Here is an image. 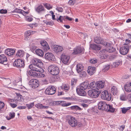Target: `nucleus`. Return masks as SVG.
I'll use <instances>...</instances> for the list:
<instances>
[{
    "instance_id": "1",
    "label": "nucleus",
    "mask_w": 131,
    "mask_h": 131,
    "mask_svg": "<svg viewBox=\"0 0 131 131\" xmlns=\"http://www.w3.org/2000/svg\"><path fill=\"white\" fill-rule=\"evenodd\" d=\"M49 72L53 75H57L59 73V70L58 67L55 65H51L48 68Z\"/></svg>"
},
{
    "instance_id": "2",
    "label": "nucleus",
    "mask_w": 131,
    "mask_h": 131,
    "mask_svg": "<svg viewBox=\"0 0 131 131\" xmlns=\"http://www.w3.org/2000/svg\"><path fill=\"white\" fill-rule=\"evenodd\" d=\"M29 68L31 70L30 71H32L39 72L43 73L44 72V70L40 67V66L35 65L31 64L29 66Z\"/></svg>"
},
{
    "instance_id": "3",
    "label": "nucleus",
    "mask_w": 131,
    "mask_h": 131,
    "mask_svg": "<svg viewBox=\"0 0 131 131\" xmlns=\"http://www.w3.org/2000/svg\"><path fill=\"white\" fill-rule=\"evenodd\" d=\"M67 120L69 124L72 127L77 126V120L75 118L70 115L67 116Z\"/></svg>"
},
{
    "instance_id": "4",
    "label": "nucleus",
    "mask_w": 131,
    "mask_h": 131,
    "mask_svg": "<svg viewBox=\"0 0 131 131\" xmlns=\"http://www.w3.org/2000/svg\"><path fill=\"white\" fill-rule=\"evenodd\" d=\"M101 98L104 100L110 101L111 99V95L107 90H105L101 93Z\"/></svg>"
},
{
    "instance_id": "5",
    "label": "nucleus",
    "mask_w": 131,
    "mask_h": 131,
    "mask_svg": "<svg viewBox=\"0 0 131 131\" xmlns=\"http://www.w3.org/2000/svg\"><path fill=\"white\" fill-rule=\"evenodd\" d=\"M101 92L98 90H90L88 91V94L91 97L93 98H96L99 96Z\"/></svg>"
},
{
    "instance_id": "6",
    "label": "nucleus",
    "mask_w": 131,
    "mask_h": 131,
    "mask_svg": "<svg viewBox=\"0 0 131 131\" xmlns=\"http://www.w3.org/2000/svg\"><path fill=\"white\" fill-rule=\"evenodd\" d=\"M13 65L18 67L23 68L25 66L24 61L21 59H17L14 62Z\"/></svg>"
},
{
    "instance_id": "7",
    "label": "nucleus",
    "mask_w": 131,
    "mask_h": 131,
    "mask_svg": "<svg viewBox=\"0 0 131 131\" xmlns=\"http://www.w3.org/2000/svg\"><path fill=\"white\" fill-rule=\"evenodd\" d=\"M56 92V89L54 86L51 85L48 86L46 89L45 93L48 95H52Z\"/></svg>"
},
{
    "instance_id": "8",
    "label": "nucleus",
    "mask_w": 131,
    "mask_h": 131,
    "mask_svg": "<svg viewBox=\"0 0 131 131\" xmlns=\"http://www.w3.org/2000/svg\"><path fill=\"white\" fill-rule=\"evenodd\" d=\"M129 49V46L128 45H126L123 46L120 49V53L122 54L126 55Z\"/></svg>"
},
{
    "instance_id": "9",
    "label": "nucleus",
    "mask_w": 131,
    "mask_h": 131,
    "mask_svg": "<svg viewBox=\"0 0 131 131\" xmlns=\"http://www.w3.org/2000/svg\"><path fill=\"white\" fill-rule=\"evenodd\" d=\"M98 109L102 110H107L108 109V105L104 102H100L98 104Z\"/></svg>"
},
{
    "instance_id": "10",
    "label": "nucleus",
    "mask_w": 131,
    "mask_h": 131,
    "mask_svg": "<svg viewBox=\"0 0 131 131\" xmlns=\"http://www.w3.org/2000/svg\"><path fill=\"white\" fill-rule=\"evenodd\" d=\"M70 57L69 56L62 54L61 56V60L63 63L65 64H68L70 62Z\"/></svg>"
},
{
    "instance_id": "11",
    "label": "nucleus",
    "mask_w": 131,
    "mask_h": 131,
    "mask_svg": "<svg viewBox=\"0 0 131 131\" xmlns=\"http://www.w3.org/2000/svg\"><path fill=\"white\" fill-rule=\"evenodd\" d=\"M45 58L46 59L49 61H54L55 59L54 55L51 53L48 52L45 55Z\"/></svg>"
},
{
    "instance_id": "12",
    "label": "nucleus",
    "mask_w": 131,
    "mask_h": 131,
    "mask_svg": "<svg viewBox=\"0 0 131 131\" xmlns=\"http://www.w3.org/2000/svg\"><path fill=\"white\" fill-rule=\"evenodd\" d=\"M84 49L83 48L78 46L75 48L72 52L73 54H76L84 52Z\"/></svg>"
},
{
    "instance_id": "13",
    "label": "nucleus",
    "mask_w": 131,
    "mask_h": 131,
    "mask_svg": "<svg viewBox=\"0 0 131 131\" xmlns=\"http://www.w3.org/2000/svg\"><path fill=\"white\" fill-rule=\"evenodd\" d=\"M42 73L37 74L35 72H34L32 71H29L28 72V74L30 76H37L39 77H43L45 76V75Z\"/></svg>"
},
{
    "instance_id": "14",
    "label": "nucleus",
    "mask_w": 131,
    "mask_h": 131,
    "mask_svg": "<svg viewBox=\"0 0 131 131\" xmlns=\"http://www.w3.org/2000/svg\"><path fill=\"white\" fill-rule=\"evenodd\" d=\"M105 85V82L104 81H99L96 82V89L98 90L103 88Z\"/></svg>"
},
{
    "instance_id": "15",
    "label": "nucleus",
    "mask_w": 131,
    "mask_h": 131,
    "mask_svg": "<svg viewBox=\"0 0 131 131\" xmlns=\"http://www.w3.org/2000/svg\"><path fill=\"white\" fill-rule=\"evenodd\" d=\"M52 49L54 52L56 53L61 52L63 50V48L62 47L58 45L53 46Z\"/></svg>"
},
{
    "instance_id": "16",
    "label": "nucleus",
    "mask_w": 131,
    "mask_h": 131,
    "mask_svg": "<svg viewBox=\"0 0 131 131\" xmlns=\"http://www.w3.org/2000/svg\"><path fill=\"white\" fill-rule=\"evenodd\" d=\"M38 80L36 79L31 80L29 83L32 86V88H37L39 86Z\"/></svg>"
},
{
    "instance_id": "17",
    "label": "nucleus",
    "mask_w": 131,
    "mask_h": 131,
    "mask_svg": "<svg viewBox=\"0 0 131 131\" xmlns=\"http://www.w3.org/2000/svg\"><path fill=\"white\" fill-rule=\"evenodd\" d=\"M31 62L32 64L38 66L41 65L42 64L41 61L40 59L36 58H34L32 59Z\"/></svg>"
},
{
    "instance_id": "18",
    "label": "nucleus",
    "mask_w": 131,
    "mask_h": 131,
    "mask_svg": "<svg viewBox=\"0 0 131 131\" xmlns=\"http://www.w3.org/2000/svg\"><path fill=\"white\" fill-rule=\"evenodd\" d=\"M0 63L6 64L7 63V59L4 54L0 55Z\"/></svg>"
},
{
    "instance_id": "19",
    "label": "nucleus",
    "mask_w": 131,
    "mask_h": 131,
    "mask_svg": "<svg viewBox=\"0 0 131 131\" xmlns=\"http://www.w3.org/2000/svg\"><path fill=\"white\" fill-rule=\"evenodd\" d=\"M77 92L80 95L84 96L86 95V93L84 90L79 87L77 89Z\"/></svg>"
},
{
    "instance_id": "20",
    "label": "nucleus",
    "mask_w": 131,
    "mask_h": 131,
    "mask_svg": "<svg viewBox=\"0 0 131 131\" xmlns=\"http://www.w3.org/2000/svg\"><path fill=\"white\" fill-rule=\"evenodd\" d=\"M35 10L38 13L40 14L42 12H44L45 11V9L43 6L41 5L36 8Z\"/></svg>"
},
{
    "instance_id": "21",
    "label": "nucleus",
    "mask_w": 131,
    "mask_h": 131,
    "mask_svg": "<svg viewBox=\"0 0 131 131\" xmlns=\"http://www.w3.org/2000/svg\"><path fill=\"white\" fill-rule=\"evenodd\" d=\"M40 43L41 45L43 46V48L46 51L49 49L50 48L48 44L45 40L41 41Z\"/></svg>"
},
{
    "instance_id": "22",
    "label": "nucleus",
    "mask_w": 131,
    "mask_h": 131,
    "mask_svg": "<svg viewBox=\"0 0 131 131\" xmlns=\"http://www.w3.org/2000/svg\"><path fill=\"white\" fill-rule=\"evenodd\" d=\"M15 52V51L13 49H8L5 50V53L9 56L13 55Z\"/></svg>"
},
{
    "instance_id": "23",
    "label": "nucleus",
    "mask_w": 131,
    "mask_h": 131,
    "mask_svg": "<svg viewBox=\"0 0 131 131\" xmlns=\"http://www.w3.org/2000/svg\"><path fill=\"white\" fill-rule=\"evenodd\" d=\"M96 68L91 66H89L88 67L87 72L88 73L91 75H93L95 72Z\"/></svg>"
},
{
    "instance_id": "24",
    "label": "nucleus",
    "mask_w": 131,
    "mask_h": 131,
    "mask_svg": "<svg viewBox=\"0 0 131 131\" xmlns=\"http://www.w3.org/2000/svg\"><path fill=\"white\" fill-rule=\"evenodd\" d=\"M94 42L96 43L99 44H103L104 40L101 38L97 37L95 38Z\"/></svg>"
},
{
    "instance_id": "25",
    "label": "nucleus",
    "mask_w": 131,
    "mask_h": 131,
    "mask_svg": "<svg viewBox=\"0 0 131 131\" xmlns=\"http://www.w3.org/2000/svg\"><path fill=\"white\" fill-rule=\"evenodd\" d=\"M125 89L128 92H131V83L129 82L125 85Z\"/></svg>"
},
{
    "instance_id": "26",
    "label": "nucleus",
    "mask_w": 131,
    "mask_h": 131,
    "mask_svg": "<svg viewBox=\"0 0 131 131\" xmlns=\"http://www.w3.org/2000/svg\"><path fill=\"white\" fill-rule=\"evenodd\" d=\"M35 52L36 54L39 57H42L43 56V51L40 49H38L36 50Z\"/></svg>"
},
{
    "instance_id": "27",
    "label": "nucleus",
    "mask_w": 131,
    "mask_h": 131,
    "mask_svg": "<svg viewBox=\"0 0 131 131\" xmlns=\"http://www.w3.org/2000/svg\"><path fill=\"white\" fill-rule=\"evenodd\" d=\"M76 69L78 72L83 71V66L82 64L78 63Z\"/></svg>"
},
{
    "instance_id": "28",
    "label": "nucleus",
    "mask_w": 131,
    "mask_h": 131,
    "mask_svg": "<svg viewBox=\"0 0 131 131\" xmlns=\"http://www.w3.org/2000/svg\"><path fill=\"white\" fill-rule=\"evenodd\" d=\"M112 93L113 95H115L118 92V90L116 87L115 86H113L111 89Z\"/></svg>"
},
{
    "instance_id": "29",
    "label": "nucleus",
    "mask_w": 131,
    "mask_h": 131,
    "mask_svg": "<svg viewBox=\"0 0 131 131\" xmlns=\"http://www.w3.org/2000/svg\"><path fill=\"white\" fill-rule=\"evenodd\" d=\"M24 54V51L21 50H18L16 55L17 56H18L20 57H23Z\"/></svg>"
},
{
    "instance_id": "30",
    "label": "nucleus",
    "mask_w": 131,
    "mask_h": 131,
    "mask_svg": "<svg viewBox=\"0 0 131 131\" xmlns=\"http://www.w3.org/2000/svg\"><path fill=\"white\" fill-rule=\"evenodd\" d=\"M61 88L62 89L65 91L66 92L68 91L70 89V87L69 85L67 84H62L61 86Z\"/></svg>"
},
{
    "instance_id": "31",
    "label": "nucleus",
    "mask_w": 131,
    "mask_h": 131,
    "mask_svg": "<svg viewBox=\"0 0 131 131\" xmlns=\"http://www.w3.org/2000/svg\"><path fill=\"white\" fill-rule=\"evenodd\" d=\"M88 84L87 82H84L80 84L78 87L84 90L87 88Z\"/></svg>"
},
{
    "instance_id": "32",
    "label": "nucleus",
    "mask_w": 131,
    "mask_h": 131,
    "mask_svg": "<svg viewBox=\"0 0 131 131\" xmlns=\"http://www.w3.org/2000/svg\"><path fill=\"white\" fill-rule=\"evenodd\" d=\"M35 106L36 107L38 108L41 109H47L49 107L48 106H45L41 104H38L35 105Z\"/></svg>"
},
{
    "instance_id": "33",
    "label": "nucleus",
    "mask_w": 131,
    "mask_h": 131,
    "mask_svg": "<svg viewBox=\"0 0 131 131\" xmlns=\"http://www.w3.org/2000/svg\"><path fill=\"white\" fill-rule=\"evenodd\" d=\"M35 106L36 107L38 108L41 109H47L49 107L48 106H45L41 104H38L35 105Z\"/></svg>"
},
{
    "instance_id": "34",
    "label": "nucleus",
    "mask_w": 131,
    "mask_h": 131,
    "mask_svg": "<svg viewBox=\"0 0 131 131\" xmlns=\"http://www.w3.org/2000/svg\"><path fill=\"white\" fill-rule=\"evenodd\" d=\"M71 104L70 103H66V102L64 101H60V105L62 106L67 107Z\"/></svg>"
},
{
    "instance_id": "35",
    "label": "nucleus",
    "mask_w": 131,
    "mask_h": 131,
    "mask_svg": "<svg viewBox=\"0 0 131 131\" xmlns=\"http://www.w3.org/2000/svg\"><path fill=\"white\" fill-rule=\"evenodd\" d=\"M91 49L95 50H100L101 49V48L100 47L95 44L91 45Z\"/></svg>"
},
{
    "instance_id": "36",
    "label": "nucleus",
    "mask_w": 131,
    "mask_h": 131,
    "mask_svg": "<svg viewBox=\"0 0 131 131\" xmlns=\"http://www.w3.org/2000/svg\"><path fill=\"white\" fill-rule=\"evenodd\" d=\"M90 86L93 90H95V88H96V83L94 82L91 83L90 84Z\"/></svg>"
},
{
    "instance_id": "37",
    "label": "nucleus",
    "mask_w": 131,
    "mask_h": 131,
    "mask_svg": "<svg viewBox=\"0 0 131 131\" xmlns=\"http://www.w3.org/2000/svg\"><path fill=\"white\" fill-rule=\"evenodd\" d=\"M78 72L79 73L80 77H86L87 75L86 72L83 71V70Z\"/></svg>"
},
{
    "instance_id": "38",
    "label": "nucleus",
    "mask_w": 131,
    "mask_h": 131,
    "mask_svg": "<svg viewBox=\"0 0 131 131\" xmlns=\"http://www.w3.org/2000/svg\"><path fill=\"white\" fill-rule=\"evenodd\" d=\"M15 113L13 112H10L9 114V117H7V119L8 120H9L13 118L15 116Z\"/></svg>"
},
{
    "instance_id": "39",
    "label": "nucleus",
    "mask_w": 131,
    "mask_h": 131,
    "mask_svg": "<svg viewBox=\"0 0 131 131\" xmlns=\"http://www.w3.org/2000/svg\"><path fill=\"white\" fill-rule=\"evenodd\" d=\"M43 5L45 8L48 10H49L52 8V6L49 4L46 3L43 4Z\"/></svg>"
},
{
    "instance_id": "40",
    "label": "nucleus",
    "mask_w": 131,
    "mask_h": 131,
    "mask_svg": "<svg viewBox=\"0 0 131 131\" xmlns=\"http://www.w3.org/2000/svg\"><path fill=\"white\" fill-rule=\"evenodd\" d=\"M122 63V61L120 60L116 61L113 63V66L115 67H117Z\"/></svg>"
},
{
    "instance_id": "41",
    "label": "nucleus",
    "mask_w": 131,
    "mask_h": 131,
    "mask_svg": "<svg viewBox=\"0 0 131 131\" xmlns=\"http://www.w3.org/2000/svg\"><path fill=\"white\" fill-rule=\"evenodd\" d=\"M108 111L111 112H113L115 111V109L113 107L112 105H108Z\"/></svg>"
},
{
    "instance_id": "42",
    "label": "nucleus",
    "mask_w": 131,
    "mask_h": 131,
    "mask_svg": "<svg viewBox=\"0 0 131 131\" xmlns=\"http://www.w3.org/2000/svg\"><path fill=\"white\" fill-rule=\"evenodd\" d=\"M63 20H65V16H59V18L58 19H56V20H57L58 22L62 23Z\"/></svg>"
},
{
    "instance_id": "43",
    "label": "nucleus",
    "mask_w": 131,
    "mask_h": 131,
    "mask_svg": "<svg viewBox=\"0 0 131 131\" xmlns=\"http://www.w3.org/2000/svg\"><path fill=\"white\" fill-rule=\"evenodd\" d=\"M70 108L72 110H82V108L77 105L72 106Z\"/></svg>"
},
{
    "instance_id": "44",
    "label": "nucleus",
    "mask_w": 131,
    "mask_h": 131,
    "mask_svg": "<svg viewBox=\"0 0 131 131\" xmlns=\"http://www.w3.org/2000/svg\"><path fill=\"white\" fill-rule=\"evenodd\" d=\"M116 49L115 48L111 47H109L107 49V51L110 53L113 52Z\"/></svg>"
},
{
    "instance_id": "45",
    "label": "nucleus",
    "mask_w": 131,
    "mask_h": 131,
    "mask_svg": "<svg viewBox=\"0 0 131 131\" xmlns=\"http://www.w3.org/2000/svg\"><path fill=\"white\" fill-rule=\"evenodd\" d=\"M22 98V95L19 94L17 95L16 100H15V102L16 101H21Z\"/></svg>"
},
{
    "instance_id": "46",
    "label": "nucleus",
    "mask_w": 131,
    "mask_h": 131,
    "mask_svg": "<svg viewBox=\"0 0 131 131\" xmlns=\"http://www.w3.org/2000/svg\"><path fill=\"white\" fill-rule=\"evenodd\" d=\"M60 101H54L51 103V105L53 106L57 105H60Z\"/></svg>"
},
{
    "instance_id": "47",
    "label": "nucleus",
    "mask_w": 131,
    "mask_h": 131,
    "mask_svg": "<svg viewBox=\"0 0 131 131\" xmlns=\"http://www.w3.org/2000/svg\"><path fill=\"white\" fill-rule=\"evenodd\" d=\"M77 81V80L76 79L72 78L71 82V85L74 86L76 84Z\"/></svg>"
},
{
    "instance_id": "48",
    "label": "nucleus",
    "mask_w": 131,
    "mask_h": 131,
    "mask_svg": "<svg viewBox=\"0 0 131 131\" xmlns=\"http://www.w3.org/2000/svg\"><path fill=\"white\" fill-rule=\"evenodd\" d=\"M34 105V102H32L30 103L29 104H26V106L27 107L28 109H30L33 107Z\"/></svg>"
},
{
    "instance_id": "49",
    "label": "nucleus",
    "mask_w": 131,
    "mask_h": 131,
    "mask_svg": "<svg viewBox=\"0 0 131 131\" xmlns=\"http://www.w3.org/2000/svg\"><path fill=\"white\" fill-rule=\"evenodd\" d=\"M130 107H128L127 108L124 107L122 108V113L125 114L127 111L129 110Z\"/></svg>"
},
{
    "instance_id": "50",
    "label": "nucleus",
    "mask_w": 131,
    "mask_h": 131,
    "mask_svg": "<svg viewBox=\"0 0 131 131\" xmlns=\"http://www.w3.org/2000/svg\"><path fill=\"white\" fill-rule=\"evenodd\" d=\"M35 32V31H33L31 30H29L26 31L25 33L27 34L28 36H30V35L34 34Z\"/></svg>"
},
{
    "instance_id": "51",
    "label": "nucleus",
    "mask_w": 131,
    "mask_h": 131,
    "mask_svg": "<svg viewBox=\"0 0 131 131\" xmlns=\"http://www.w3.org/2000/svg\"><path fill=\"white\" fill-rule=\"evenodd\" d=\"M4 81L5 84L7 85H8L11 83L10 80L9 78H5L4 80Z\"/></svg>"
},
{
    "instance_id": "52",
    "label": "nucleus",
    "mask_w": 131,
    "mask_h": 131,
    "mask_svg": "<svg viewBox=\"0 0 131 131\" xmlns=\"http://www.w3.org/2000/svg\"><path fill=\"white\" fill-rule=\"evenodd\" d=\"M110 65L108 64H107L104 66V69L103 70L104 72H105L108 70L110 68Z\"/></svg>"
},
{
    "instance_id": "53",
    "label": "nucleus",
    "mask_w": 131,
    "mask_h": 131,
    "mask_svg": "<svg viewBox=\"0 0 131 131\" xmlns=\"http://www.w3.org/2000/svg\"><path fill=\"white\" fill-rule=\"evenodd\" d=\"M97 60L95 58L91 59L90 61V62L91 63L95 64L97 62Z\"/></svg>"
},
{
    "instance_id": "54",
    "label": "nucleus",
    "mask_w": 131,
    "mask_h": 131,
    "mask_svg": "<svg viewBox=\"0 0 131 131\" xmlns=\"http://www.w3.org/2000/svg\"><path fill=\"white\" fill-rule=\"evenodd\" d=\"M77 0H70L68 3L70 5H73L75 3Z\"/></svg>"
},
{
    "instance_id": "55",
    "label": "nucleus",
    "mask_w": 131,
    "mask_h": 131,
    "mask_svg": "<svg viewBox=\"0 0 131 131\" xmlns=\"http://www.w3.org/2000/svg\"><path fill=\"white\" fill-rule=\"evenodd\" d=\"M21 11V9L18 8H15L13 11H12V13H14L15 12L20 14Z\"/></svg>"
},
{
    "instance_id": "56",
    "label": "nucleus",
    "mask_w": 131,
    "mask_h": 131,
    "mask_svg": "<svg viewBox=\"0 0 131 131\" xmlns=\"http://www.w3.org/2000/svg\"><path fill=\"white\" fill-rule=\"evenodd\" d=\"M45 23L47 25H49L51 26H52L53 25V23L52 21H46Z\"/></svg>"
},
{
    "instance_id": "57",
    "label": "nucleus",
    "mask_w": 131,
    "mask_h": 131,
    "mask_svg": "<svg viewBox=\"0 0 131 131\" xmlns=\"http://www.w3.org/2000/svg\"><path fill=\"white\" fill-rule=\"evenodd\" d=\"M4 105V103L0 101V111L3 109Z\"/></svg>"
},
{
    "instance_id": "58",
    "label": "nucleus",
    "mask_w": 131,
    "mask_h": 131,
    "mask_svg": "<svg viewBox=\"0 0 131 131\" xmlns=\"http://www.w3.org/2000/svg\"><path fill=\"white\" fill-rule=\"evenodd\" d=\"M56 9L59 12H62L63 11V8L62 7H57L56 8Z\"/></svg>"
},
{
    "instance_id": "59",
    "label": "nucleus",
    "mask_w": 131,
    "mask_h": 131,
    "mask_svg": "<svg viewBox=\"0 0 131 131\" xmlns=\"http://www.w3.org/2000/svg\"><path fill=\"white\" fill-rule=\"evenodd\" d=\"M102 44L103 45L105 46L106 47H107L108 48V47H110V46L111 44L110 43H109L104 42V41L103 44Z\"/></svg>"
},
{
    "instance_id": "60",
    "label": "nucleus",
    "mask_w": 131,
    "mask_h": 131,
    "mask_svg": "<svg viewBox=\"0 0 131 131\" xmlns=\"http://www.w3.org/2000/svg\"><path fill=\"white\" fill-rule=\"evenodd\" d=\"M7 13V10L6 9H2L0 10V13L1 14H6Z\"/></svg>"
},
{
    "instance_id": "61",
    "label": "nucleus",
    "mask_w": 131,
    "mask_h": 131,
    "mask_svg": "<svg viewBox=\"0 0 131 131\" xmlns=\"http://www.w3.org/2000/svg\"><path fill=\"white\" fill-rule=\"evenodd\" d=\"M120 99L122 101H125V95H121L120 96Z\"/></svg>"
},
{
    "instance_id": "62",
    "label": "nucleus",
    "mask_w": 131,
    "mask_h": 131,
    "mask_svg": "<svg viewBox=\"0 0 131 131\" xmlns=\"http://www.w3.org/2000/svg\"><path fill=\"white\" fill-rule=\"evenodd\" d=\"M28 35L25 33V38L24 39L26 40H27L29 39V37L28 36Z\"/></svg>"
},
{
    "instance_id": "63",
    "label": "nucleus",
    "mask_w": 131,
    "mask_h": 131,
    "mask_svg": "<svg viewBox=\"0 0 131 131\" xmlns=\"http://www.w3.org/2000/svg\"><path fill=\"white\" fill-rule=\"evenodd\" d=\"M81 105L84 108H86L88 106V105L84 103L81 104Z\"/></svg>"
},
{
    "instance_id": "64",
    "label": "nucleus",
    "mask_w": 131,
    "mask_h": 131,
    "mask_svg": "<svg viewBox=\"0 0 131 131\" xmlns=\"http://www.w3.org/2000/svg\"><path fill=\"white\" fill-rule=\"evenodd\" d=\"M9 104H10L11 107L13 108L17 106V105L16 104L14 103H10Z\"/></svg>"
}]
</instances>
